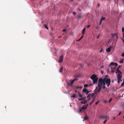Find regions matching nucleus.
Returning a JSON list of instances; mask_svg holds the SVG:
<instances>
[{
	"label": "nucleus",
	"mask_w": 124,
	"mask_h": 124,
	"mask_svg": "<svg viewBox=\"0 0 124 124\" xmlns=\"http://www.w3.org/2000/svg\"><path fill=\"white\" fill-rule=\"evenodd\" d=\"M118 64L116 63H114L111 62L108 66V72L110 71V69H111L110 71L112 73L114 72L116 68V67L117 66Z\"/></svg>",
	"instance_id": "nucleus-1"
},
{
	"label": "nucleus",
	"mask_w": 124,
	"mask_h": 124,
	"mask_svg": "<svg viewBox=\"0 0 124 124\" xmlns=\"http://www.w3.org/2000/svg\"><path fill=\"white\" fill-rule=\"evenodd\" d=\"M106 78H100L98 81V86H99L102 87V85L105 84V79H106Z\"/></svg>",
	"instance_id": "nucleus-2"
},
{
	"label": "nucleus",
	"mask_w": 124,
	"mask_h": 124,
	"mask_svg": "<svg viewBox=\"0 0 124 124\" xmlns=\"http://www.w3.org/2000/svg\"><path fill=\"white\" fill-rule=\"evenodd\" d=\"M78 80L77 78H75L73 80H70L68 81L67 80V84L69 86H72L73 85L72 84H73L75 81H77Z\"/></svg>",
	"instance_id": "nucleus-3"
},
{
	"label": "nucleus",
	"mask_w": 124,
	"mask_h": 124,
	"mask_svg": "<svg viewBox=\"0 0 124 124\" xmlns=\"http://www.w3.org/2000/svg\"><path fill=\"white\" fill-rule=\"evenodd\" d=\"M121 65H119L118 67V68L116 69V74H117L118 78H122V73L119 70L118 68H120L121 66Z\"/></svg>",
	"instance_id": "nucleus-4"
},
{
	"label": "nucleus",
	"mask_w": 124,
	"mask_h": 124,
	"mask_svg": "<svg viewBox=\"0 0 124 124\" xmlns=\"http://www.w3.org/2000/svg\"><path fill=\"white\" fill-rule=\"evenodd\" d=\"M105 83L107 87H108L110 85V83H111V80L109 78H106V79H105Z\"/></svg>",
	"instance_id": "nucleus-5"
},
{
	"label": "nucleus",
	"mask_w": 124,
	"mask_h": 124,
	"mask_svg": "<svg viewBox=\"0 0 124 124\" xmlns=\"http://www.w3.org/2000/svg\"><path fill=\"white\" fill-rule=\"evenodd\" d=\"M111 35H112V39H113V40H115L116 39L117 40L118 39V35L117 34H111Z\"/></svg>",
	"instance_id": "nucleus-6"
},
{
	"label": "nucleus",
	"mask_w": 124,
	"mask_h": 124,
	"mask_svg": "<svg viewBox=\"0 0 124 124\" xmlns=\"http://www.w3.org/2000/svg\"><path fill=\"white\" fill-rule=\"evenodd\" d=\"M93 80V84H95L97 82L98 80V78H91Z\"/></svg>",
	"instance_id": "nucleus-7"
},
{
	"label": "nucleus",
	"mask_w": 124,
	"mask_h": 124,
	"mask_svg": "<svg viewBox=\"0 0 124 124\" xmlns=\"http://www.w3.org/2000/svg\"><path fill=\"white\" fill-rule=\"evenodd\" d=\"M63 60V56L62 55L59 58V60L58 62H62Z\"/></svg>",
	"instance_id": "nucleus-8"
},
{
	"label": "nucleus",
	"mask_w": 124,
	"mask_h": 124,
	"mask_svg": "<svg viewBox=\"0 0 124 124\" xmlns=\"http://www.w3.org/2000/svg\"><path fill=\"white\" fill-rule=\"evenodd\" d=\"M88 106V104L84 105L82 107V109L83 110L86 109Z\"/></svg>",
	"instance_id": "nucleus-9"
},
{
	"label": "nucleus",
	"mask_w": 124,
	"mask_h": 124,
	"mask_svg": "<svg viewBox=\"0 0 124 124\" xmlns=\"http://www.w3.org/2000/svg\"><path fill=\"white\" fill-rule=\"evenodd\" d=\"M100 117L101 118H104L105 119H107L108 118V116H106L103 115L102 116H100Z\"/></svg>",
	"instance_id": "nucleus-10"
},
{
	"label": "nucleus",
	"mask_w": 124,
	"mask_h": 124,
	"mask_svg": "<svg viewBox=\"0 0 124 124\" xmlns=\"http://www.w3.org/2000/svg\"><path fill=\"white\" fill-rule=\"evenodd\" d=\"M82 17V15L81 13H79L77 17L79 19Z\"/></svg>",
	"instance_id": "nucleus-11"
},
{
	"label": "nucleus",
	"mask_w": 124,
	"mask_h": 124,
	"mask_svg": "<svg viewBox=\"0 0 124 124\" xmlns=\"http://www.w3.org/2000/svg\"><path fill=\"white\" fill-rule=\"evenodd\" d=\"M111 47L110 46V47H108V48L107 49H106V51L107 52H110L111 51Z\"/></svg>",
	"instance_id": "nucleus-12"
},
{
	"label": "nucleus",
	"mask_w": 124,
	"mask_h": 124,
	"mask_svg": "<svg viewBox=\"0 0 124 124\" xmlns=\"http://www.w3.org/2000/svg\"><path fill=\"white\" fill-rule=\"evenodd\" d=\"M98 86L99 88V89L97 91V92L98 93L99 92H100V91L101 90L102 87H100L99 86Z\"/></svg>",
	"instance_id": "nucleus-13"
},
{
	"label": "nucleus",
	"mask_w": 124,
	"mask_h": 124,
	"mask_svg": "<svg viewBox=\"0 0 124 124\" xmlns=\"http://www.w3.org/2000/svg\"><path fill=\"white\" fill-rule=\"evenodd\" d=\"M85 29L86 28H85L83 29L82 32V34L83 35H84V34L85 31Z\"/></svg>",
	"instance_id": "nucleus-14"
},
{
	"label": "nucleus",
	"mask_w": 124,
	"mask_h": 124,
	"mask_svg": "<svg viewBox=\"0 0 124 124\" xmlns=\"http://www.w3.org/2000/svg\"><path fill=\"white\" fill-rule=\"evenodd\" d=\"M87 101L86 100H84L83 101H81V102L82 104H85L87 102Z\"/></svg>",
	"instance_id": "nucleus-15"
},
{
	"label": "nucleus",
	"mask_w": 124,
	"mask_h": 124,
	"mask_svg": "<svg viewBox=\"0 0 124 124\" xmlns=\"http://www.w3.org/2000/svg\"><path fill=\"white\" fill-rule=\"evenodd\" d=\"M90 78H97V76L96 75L94 74H93Z\"/></svg>",
	"instance_id": "nucleus-16"
},
{
	"label": "nucleus",
	"mask_w": 124,
	"mask_h": 124,
	"mask_svg": "<svg viewBox=\"0 0 124 124\" xmlns=\"http://www.w3.org/2000/svg\"><path fill=\"white\" fill-rule=\"evenodd\" d=\"M82 77V75L81 74H78L77 75L75 76V78H79V77Z\"/></svg>",
	"instance_id": "nucleus-17"
},
{
	"label": "nucleus",
	"mask_w": 124,
	"mask_h": 124,
	"mask_svg": "<svg viewBox=\"0 0 124 124\" xmlns=\"http://www.w3.org/2000/svg\"><path fill=\"white\" fill-rule=\"evenodd\" d=\"M91 94L89 93L87 96V98H88V100H89L91 99L90 97L91 96Z\"/></svg>",
	"instance_id": "nucleus-18"
},
{
	"label": "nucleus",
	"mask_w": 124,
	"mask_h": 124,
	"mask_svg": "<svg viewBox=\"0 0 124 124\" xmlns=\"http://www.w3.org/2000/svg\"><path fill=\"white\" fill-rule=\"evenodd\" d=\"M86 98V97H85L81 98V99H78V100L79 101H82L83 100L85 99Z\"/></svg>",
	"instance_id": "nucleus-19"
},
{
	"label": "nucleus",
	"mask_w": 124,
	"mask_h": 124,
	"mask_svg": "<svg viewBox=\"0 0 124 124\" xmlns=\"http://www.w3.org/2000/svg\"><path fill=\"white\" fill-rule=\"evenodd\" d=\"M84 37V35H82L81 37L79 38L78 40H77V41H79L80 40L82 39Z\"/></svg>",
	"instance_id": "nucleus-20"
},
{
	"label": "nucleus",
	"mask_w": 124,
	"mask_h": 124,
	"mask_svg": "<svg viewBox=\"0 0 124 124\" xmlns=\"http://www.w3.org/2000/svg\"><path fill=\"white\" fill-rule=\"evenodd\" d=\"M63 69V68L62 67H61L60 69L59 70V71L60 73H62V70Z\"/></svg>",
	"instance_id": "nucleus-21"
},
{
	"label": "nucleus",
	"mask_w": 124,
	"mask_h": 124,
	"mask_svg": "<svg viewBox=\"0 0 124 124\" xmlns=\"http://www.w3.org/2000/svg\"><path fill=\"white\" fill-rule=\"evenodd\" d=\"M121 78H118V83H119L120 81L121 82L122 81V80H121Z\"/></svg>",
	"instance_id": "nucleus-22"
},
{
	"label": "nucleus",
	"mask_w": 124,
	"mask_h": 124,
	"mask_svg": "<svg viewBox=\"0 0 124 124\" xmlns=\"http://www.w3.org/2000/svg\"><path fill=\"white\" fill-rule=\"evenodd\" d=\"M95 97L93 98V100L92 101V102L90 103V105H91L92 104V103L95 100Z\"/></svg>",
	"instance_id": "nucleus-23"
},
{
	"label": "nucleus",
	"mask_w": 124,
	"mask_h": 124,
	"mask_svg": "<svg viewBox=\"0 0 124 124\" xmlns=\"http://www.w3.org/2000/svg\"><path fill=\"white\" fill-rule=\"evenodd\" d=\"M88 119V118L87 117V116H85L84 117V120H83V121H84V120H85Z\"/></svg>",
	"instance_id": "nucleus-24"
},
{
	"label": "nucleus",
	"mask_w": 124,
	"mask_h": 124,
	"mask_svg": "<svg viewBox=\"0 0 124 124\" xmlns=\"http://www.w3.org/2000/svg\"><path fill=\"white\" fill-rule=\"evenodd\" d=\"M87 90L85 88H84L83 90V92H85Z\"/></svg>",
	"instance_id": "nucleus-25"
},
{
	"label": "nucleus",
	"mask_w": 124,
	"mask_h": 124,
	"mask_svg": "<svg viewBox=\"0 0 124 124\" xmlns=\"http://www.w3.org/2000/svg\"><path fill=\"white\" fill-rule=\"evenodd\" d=\"M105 17H102L101 18L100 20H101L102 21V20H105Z\"/></svg>",
	"instance_id": "nucleus-26"
},
{
	"label": "nucleus",
	"mask_w": 124,
	"mask_h": 124,
	"mask_svg": "<svg viewBox=\"0 0 124 124\" xmlns=\"http://www.w3.org/2000/svg\"><path fill=\"white\" fill-rule=\"evenodd\" d=\"M82 88V87L81 86H77L76 87V88H77V89L78 88H80L81 89V88Z\"/></svg>",
	"instance_id": "nucleus-27"
},
{
	"label": "nucleus",
	"mask_w": 124,
	"mask_h": 124,
	"mask_svg": "<svg viewBox=\"0 0 124 124\" xmlns=\"http://www.w3.org/2000/svg\"><path fill=\"white\" fill-rule=\"evenodd\" d=\"M105 85H102L103 87H102L103 89H104L106 88V87L105 86Z\"/></svg>",
	"instance_id": "nucleus-28"
},
{
	"label": "nucleus",
	"mask_w": 124,
	"mask_h": 124,
	"mask_svg": "<svg viewBox=\"0 0 124 124\" xmlns=\"http://www.w3.org/2000/svg\"><path fill=\"white\" fill-rule=\"evenodd\" d=\"M82 110H83L82 109V108H80L79 110L78 111V113H80V112Z\"/></svg>",
	"instance_id": "nucleus-29"
},
{
	"label": "nucleus",
	"mask_w": 124,
	"mask_h": 124,
	"mask_svg": "<svg viewBox=\"0 0 124 124\" xmlns=\"http://www.w3.org/2000/svg\"><path fill=\"white\" fill-rule=\"evenodd\" d=\"M75 96H76V94H73V95H72L71 96V97H72L74 98V97H75Z\"/></svg>",
	"instance_id": "nucleus-30"
},
{
	"label": "nucleus",
	"mask_w": 124,
	"mask_h": 124,
	"mask_svg": "<svg viewBox=\"0 0 124 124\" xmlns=\"http://www.w3.org/2000/svg\"><path fill=\"white\" fill-rule=\"evenodd\" d=\"M124 85V80L123 81V82L122 83V84L121 86H122L123 87V85Z\"/></svg>",
	"instance_id": "nucleus-31"
},
{
	"label": "nucleus",
	"mask_w": 124,
	"mask_h": 124,
	"mask_svg": "<svg viewBox=\"0 0 124 124\" xmlns=\"http://www.w3.org/2000/svg\"><path fill=\"white\" fill-rule=\"evenodd\" d=\"M88 86V85L87 84H85L84 85V87H87Z\"/></svg>",
	"instance_id": "nucleus-32"
},
{
	"label": "nucleus",
	"mask_w": 124,
	"mask_h": 124,
	"mask_svg": "<svg viewBox=\"0 0 124 124\" xmlns=\"http://www.w3.org/2000/svg\"><path fill=\"white\" fill-rule=\"evenodd\" d=\"M44 26H45V28H46V29H48V28L47 26L46 25V24H45L44 25Z\"/></svg>",
	"instance_id": "nucleus-33"
},
{
	"label": "nucleus",
	"mask_w": 124,
	"mask_h": 124,
	"mask_svg": "<svg viewBox=\"0 0 124 124\" xmlns=\"http://www.w3.org/2000/svg\"><path fill=\"white\" fill-rule=\"evenodd\" d=\"M119 62L120 63H122L123 62V59L122 60L120 61Z\"/></svg>",
	"instance_id": "nucleus-34"
},
{
	"label": "nucleus",
	"mask_w": 124,
	"mask_h": 124,
	"mask_svg": "<svg viewBox=\"0 0 124 124\" xmlns=\"http://www.w3.org/2000/svg\"><path fill=\"white\" fill-rule=\"evenodd\" d=\"M94 93H93L92 94H91V97H92L94 96Z\"/></svg>",
	"instance_id": "nucleus-35"
},
{
	"label": "nucleus",
	"mask_w": 124,
	"mask_h": 124,
	"mask_svg": "<svg viewBox=\"0 0 124 124\" xmlns=\"http://www.w3.org/2000/svg\"><path fill=\"white\" fill-rule=\"evenodd\" d=\"M90 91H88V90L85 93H86V94H88L90 92Z\"/></svg>",
	"instance_id": "nucleus-36"
},
{
	"label": "nucleus",
	"mask_w": 124,
	"mask_h": 124,
	"mask_svg": "<svg viewBox=\"0 0 124 124\" xmlns=\"http://www.w3.org/2000/svg\"><path fill=\"white\" fill-rule=\"evenodd\" d=\"M102 22V21L101 20H100V25H101Z\"/></svg>",
	"instance_id": "nucleus-37"
},
{
	"label": "nucleus",
	"mask_w": 124,
	"mask_h": 124,
	"mask_svg": "<svg viewBox=\"0 0 124 124\" xmlns=\"http://www.w3.org/2000/svg\"><path fill=\"white\" fill-rule=\"evenodd\" d=\"M112 98H111L110 99L109 101V102L110 103L112 101Z\"/></svg>",
	"instance_id": "nucleus-38"
},
{
	"label": "nucleus",
	"mask_w": 124,
	"mask_h": 124,
	"mask_svg": "<svg viewBox=\"0 0 124 124\" xmlns=\"http://www.w3.org/2000/svg\"><path fill=\"white\" fill-rule=\"evenodd\" d=\"M73 14L74 15H75L76 14V13L74 11L73 12Z\"/></svg>",
	"instance_id": "nucleus-39"
},
{
	"label": "nucleus",
	"mask_w": 124,
	"mask_h": 124,
	"mask_svg": "<svg viewBox=\"0 0 124 124\" xmlns=\"http://www.w3.org/2000/svg\"><path fill=\"white\" fill-rule=\"evenodd\" d=\"M79 96L80 97V98H82V96L81 94H79Z\"/></svg>",
	"instance_id": "nucleus-40"
},
{
	"label": "nucleus",
	"mask_w": 124,
	"mask_h": 124,
	"mask_svg": "<svg viewBox=\"0 0 124 124\" xmlns=\"http://www.w3.org/2000/svg\"><path fill=\"white\" fill-rule=\"evenodd\" d=\"M122 32H124V28H122Z\"/></svg>",
	"instance_id": "nucleus-41"
},
{
	"label": "nucleus",
	"mask_w": 124,
	"mask_h": 124,
	"mask_svg": "<svg viewBox=\"0 0 124 124\" xmlns=\"http://www.w3.org/2000/svg\"><path fill=\"white\" fill-rule=\"evenodd\" d=\"M90 26V25H88V26H87L86 27L87 28H89Z\"/></svg>",
	"instance_id": "nucleus-42"
},
{
	"label": "nucleus",
	"mask_w": 124,
	"mask_h": 124,
	"mask_svg": "<svg viewBox=\"0 0 124 124\" xmlns=\"http://www.w3.org/2000/svg\"><path fill=\"white\" fill-rule=\"evenodd\" d=\"M66 30V29H64L62 30V31L63 32H65Z\"/></svg>",
	"instance_id": "nucleus-43"
},
{
	"label": "nucleus",
	"mask_w": 124,
	"mask_h": 124,
	"mask_svg": "<svg viewBox=\"0 0 124 124\" xmlns=\"http://www.w3.org/2000/svg\"><path fill=\"white\" fill-rule=\"evenodd\" d=\"M99 102L98 101H97L95 102V104L96 105H97L98 103H99Z\"/></svg>",
	"instance_id": "nucleus-44"
},
{
	"label": "nucleus",
	"mask_w": 124,
	"mask_h": 124,
	"mask_svg": "<svg viewBox=\"0 0 124 124\" xmlns=\"http://www.w3.org/2000/svg\"><path fill=\"white\" fill-rule=\"evenodd\" d=\"M107 121L106 119L103 122V123L104 124Z\"/></svg>",
	"instance_id": "nucleus-45"
},
{
	"label": "nucleus",
	"mask_w": 124,
	"mask_h": 124,
	"mask_svg": "<svg viewBox=\"0 0 124 124\" xmlns=\"http://www.w3.org/2000/svg\"><path fill=\"white\" fill-rule=\"evenodd\" d=\"M122 56H124V52L122 54Z\"/></svg>",
	"instance_id": "nucleus-46"
},
{
	"label": "nucleus",
	"mask_w": 124,
	"mask_h": 124,
	"mask_svg": "<svg viewBox=\"0 0 124 124\" xmlns=\"http://www.w3.org/2000/svg\"><path fill=\"white\" fill-rule=\"evenodd\" d=\"M81 66L82 67V66H84V65H83V64H80Z\"/></svg>",
	"instance_id": "nucleus-47"
},
{
	"label": "nucleus",
	"mask_w": 124,
	"mask_h": 124,
	"mask_svg": "<svg viewBox=\"0 0 124 124\" xmlns=\"http://www.w3.org/2000/svg\"><path fill=\"white\" fill-rule=\"evenodd\" d=\"M102 49H101V50H100V53H101L102 52Z\"/></svg>",
	"instance_id": "nucleus-48"
},
{
	"label": "nucleus",
	"mask_w": 124,
	"mask_h": 124,
	"mask_svg": "<svg viewBox=\"0 0 124 124\" xmlns=\"http://www.w3.org/2000/svg\"><path fill=\"white\" fill-rule=\"evenodd\" d=\"M100 6V4L99 3H98V5H97V6L98 7H99Z\"/></svg>",
	"instance_id": "nucleus-49"
},
{
	"label": "nucleus",
	"mask_w": 124,
	"mask_h": 124,
	"mask_svg": "<svg viewBox=\"0 0 124 124\" xmlns=\"http://www.w3.org/2000/svg\"><path fill=\"white\" fill-rule=\"evenodd\" d=\"M101 74H103V71H102V70L101 71Z\"/></svg>",
	"instance_id": "nucleus-50"
},
{
	"label": "nucleus",
	"mask_w": 124,
	"mask_h": 124,
	"mask_svg": "<svg viewBox=\"0 0 124 124\" xmlns=\"http://www.w3.org/2000/svg\"><path fill=\"white\" fill-rule=\"evenodd\" d=\"M122 106L124 108V104H123L122 105Z\"/></svg>",
	"instance_id": "nucleus-51"
},
{
	"label": "nucleus",
	"mask_w": 124,
	"mask_h": 124,
	"mask_svg": "<svg viewBox=\"0 0 124 124\" xmlns=\"http://www.w3.org/2000/svg\"><path fill=\"white\" fill-rule=\"evenodd\" d=\"M93 85V84H89V86H92Z\"/></svg>",
	"instance_id": "nucleus-52"
},
{
	"label": "nucleus",
	"mask_w": 124,
	"mask_h": 124,
	"mask_svg": "<svg viewBox=\"0 0 124 124\" xmlns=\"http://www.w3.org/2000/svg\"><path fill=\"white\" fill-rule=\"evenodd\" d=\"M99 37H100V35H98V36L97 37V38H99Z\"/></svg>",
	"instance_id": "nucleus-53"
},
{
	"label": "nucleus",
	"mask_w": 124,
	"mask_h": 124,
	"mask_svg": "<svg viewBox=\"0 0 124 124\" xmlns=\"http://www.w3.org/2000/svg\"><path fill=\"white\" fill-rule=\"evenodd\" d=\"M123 37L124 38V33H123Z\"/></svg>",
	"instance_id": "nucleus-54"
},
{
	"label": "nucleus",
	"mask_w": 124,
	"mask_h": 124,
	"mask_svg": "<svg viewBox=\"0 0 124 124\" xmlns=\"http://www.w3.org/2000/svg\"><path fill=\"white\" fill-rule=\"evenodd\" d=\"M50 35H51V36H52L53 35V34L52 33H50Z\"/></svg>",
	"instance_id": "nucleus-55"
},
{
	"label": "nucleus",
	"mask_w": 124,
	"mask_h": 124,
	"mask_svg": "<svg viewBox=\"0 0 124 124\" xmlns=\"http://www.w3.org/2000/svg\"><path fill=\"white\" fill-rule=\"evenodd\" d=\"M96 29H99V27H98V26L96 27Z\"/></svg>",
	"instance_id": "nucleus-56"
},
{
	"label": "nucleus",
	"mask_w": 124,
	"mask_h": 124,
	"mask_svg": "<svg viewBox=\"0 0 124 124\" xmlns=\"http://www.w3.org/2000/svg\"><path fill=\"white\" fill-rule=\"evenodd\" d=\"M121 112H120L119 114L118 115H120V114H121Z\"/></svg>",
	"instance_id": "nucleus-57"
},
{
	"label": "nucleus",
	"mask_w": 124,
	"mask_h": 124,
	"mask_svg": "<svg viewBox=\"0 0 124 124\" xmlns=\"http://www.w3.org/2000/svg\"><path fill=\"white\" fill-rule=\"evenodd\" d=\"M103 67V66H101V67L100 68H102Z\"/></svg>",
	"instance_id": "nucleus-58"
},
{
	"label": "nucleus",
	"mask_w": 124,
	"mask_h": 124,
	"mask_svg": "<svg viewBox=\"0 0 124 124\" xmlns=\"http://www.w3.org/2000/svg\"><path fill=\"white\" fill-rule=\"evenodd\" d=\"M108 77V76L107 75H106V78H107V77Z\"/></svg>",
	"instance_id": "nucleus-59"
},
{
	"label": "nucleus",
	"mask_w": 124,
	"mask_h": 124,
	"mask_svg": "<svg viewBox=\"0 0 124 124\" xmlns=\"http://www.w3.org/2000/svg\"><path fill=\"white\" fill-rule=\"evenodd\" d=\"M122 41H123V42L124 43V39H123Z\"/></svg>",
	"instance_id": "nucleus-60"
},
{
	"label": "nucleus",
	"mask_w": 124,
	"mask_h": 124,
	"mask_svg": "<svg viewBox=\"0 0 124 124\" xmlns=\"http://www.w3.org/2000/svg\"><path fill=\"white\" fill-rule=\"evenodd\" d=\"M52 31L53 30V27H52Z\"/></svg>",
	"instance_id": "nucleus-61"
},
{
	"label": "nucleus",
	"mask_w": 124,
	"mask_h": 124,
	"mask_svg": "<svg viewBox=\"0 0 124 124\" xmlns=\"http://www.w3.org/2000/svg\"><path fill=\"white\" fill-rule=\"evenodd\" d=\"M112 82L113 83L114 82V81L113 80L112 81Z\"/></svg>",
	"instance_id": "nucleus-62"
},
{
	"label": "nucleus",
	"mask_w": 124,
	"mask_h": 124,
	"mask_svg": "<svg viewBox=\"0 0 124 124\" xmlns=\"http://www.w3.org/2000/svg\"><path fill=\"white\" fill-rule=\"evenodd\" d=\"M74 0H70V1H73Z\"/></svg>",
	"instance_id": "nucleus-63"
},
{
	"label": "nucleus",
	"mask_w": 124,
	"mask_h": 124,
	"mask_svg": "<svg viewBox=\"0 0 124 124\" xmlns=\"http://www.w3.org/2000/svg\"><path fill=\"white\" fill-rule=\"evenodd\" d=\"M75 91L77 93V91L76 90H75Z\"/></svg>",
	"instance_id": "nucleus-64"
}]
</instances>
